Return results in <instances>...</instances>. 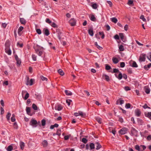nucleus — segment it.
Returning a JSON list of instances; mask_svg holds the SVG:
<instances>
[{"mask_svg": "<svg viewBox=\"0 0 151 151\" xmlns=\"http://www.w3.org/2000/svg\"><path fill=\"white\" fill-rule=\"evenodd\" d=\"M11 121L12 122H14L15 121V115L14 114H12V116L11 118Z\"/></svg>", "mask_w": 151, "mask_h": 151, "instance_id": "obj_30", "label": "nucleus"}, {"mask_svg": "<svg viewBox=\"0 0 151 151\" xmlns=\"http://www.w3.org/2000/svg\"><path fill=\"white\" fill-rule=\"evenodd\" d=\"M48 23L50 24L52 27H57V25L54 22H52L49 19H48Z\"/></svg>", "mask_w": 151, "mask_h": 151, "instance_id": "obj_9", "label": "nucleus"}, {"mask_svg": "<svg viewBox=\"0 0 151 151\" xmlns=\"http://www.w3.org/2000/svg\"><path fill=\"white\" fill-rule=\"evenodd\" d=\"M119 35L121 39L123 41L124 39L123 34L122 33H120L119 34Z\"/></svg>", "mask_w": 151, "mask_h": 151, "instance_id": "obj_46", "label": "nucleus"}, {"mask_svg": "<svg viewBox=\"0 0 151 151\" xmlns=\"http://www.w3.org/2000/svg\"><path fill=\"white\" fill-rule=\"evenodd\" d=\"M111 21L114 23H116L118 21L117 19L115 17H113L111 18Z\"/></svg>", "mask_w": 151, "mask_h": 151, "instance_id": "obj_35", "label": "nucleus"}, {"mask_svg": "<svg viewBox=\"0 0 151 151\" xmlns=\"http://www.w3.org/2000/svg\"><path fill=\"white\" fill-rule=\"evenodd\" d=\"M24 27L22 26L19 27L18 30V33L19 35L20 33L23 29Z\"/></svg>", "mask_w": 151, "mask_h": 151, "instance_id": "obj_27", "label": "nucleus"}, {"mask_svg": "<svg viewBox=\"0 0 151 151\" xmlns=\"http://www.w3.org/2000/svg\"><path fill=\"white\" fill-rule=\"evenodd\" d=\"M144 89L145 93L148 94L150 93V90L148 86H146L144 88Z\"/></svg>", "mask_w": 151, "mask_h": 151, "instance_id": "obj_8", "label": "nucleus"}, {"mask_svg": "<svg viewBox=\"0 0 151 151\" xmlns=\"http://www.w3.org/2000/svg\"><path fill=\"white\" fill-rule=\"evenodd\" d=\"M11 115V114L9 113L8 112L7 113V114L6 115V118L7 119L8 121H9L10 120V117Z\"/></svg>", "mask_w": 151, "mask_h": 151, "instance_id": "obj_29", "label": "nucleus"}, {"mask_svg": "<svg viewBox=\"0 0 151 151\" xmlns=\"http://www.w3.org/2000/svg\"><path fill=\"white\" fill-rule=\"evenodd\" d=\"M89 17L90 18V19L93 22L96 21V19L95 16L93 15H91Z\"/></svg>", "mask_w": 151, "mask_h": 151, "instance_id": "obj_16", "label": "nucleus"}, {"mask_svg": "<svg viewBox=\"0 0 151 151\" xmlns=\"http://www.w3.org/2000/svg\"><path fill=\"white\" fill-rule=\"evenodd\" d=\"M72 101L70 100H66V102L68 104V106H69L70 105V102H71Z\"/></svg>", "mask_w": 151, "mask_h": 151, "instance_id": "obj_53", "label": "nucleus"}, {"mask_svg": "<svg viewBox=\"0 0 151 151\" xmlns=\"http://www.w3.org/2000/svg\"><path fill=\"white\" fill-rule=\"evenodd\" d=\"M41 124L42 126H44L46 124V121L45 119H43L41 121Z\"/></svg>", "mask_w": 151, "mask_h": 151, "instance_id": "obj_44", "label": "nucleus"}, {"mask_svg": "<svg viewBox=\"0 0 151 151\" xmlns=\"http://www.w3.org/2000/svg\"><path fill=\"white\" fill-rule=\"evenodd\" d=\"M141 111L139 109H137L135 111V114L137 116H139L141 114Z\"/></svg>", "mask_w": 151, "mask_h": 151, "instance_id": "obj_19", "label": "nucleus"}, {"mask_svg": "<svg viewBox=\"0 0 151 151\" xmlns=\"http://www.w3.org/2000/svg\"><path fill=\"white\" fill-rule=\"evenodd\" d=\"M17 45L19 46L20 47H22L23 46V43L20 44L19 42H18L17 43Z\"/></svg>", "mask_w": 151, "mask_h": 151, "instance_id": "obj_55", "label": "nucleus"}, {"mask_svg": "<svg viewBox=\"0 0 151 151\" xmlns=\"http://www.w3.org/2000/svg\"><path fill=\"white\" fill-rule=\"evenodd\" d=\"M58 73L61 76H63L64 75V73L63 71L61 69H59L58 70Z\"/></svg>", "mask_w": 151, "mask_h": 151, "instance_id": "obj_33", "label": "nucleus"}, {"mask_svg": "<svg viewBox=\"0 0 151 151\" xmlns=\"http://www.w3.org/2000/svg\"><path fill=\"white\" fill-rule=\"evenodd\" d=\"M146 56L145 54L143 53L141 54L139 59V61L141 62L145 61V60Z\"/></svg>", "mask_w": 151, "mask_h": 151, "instance_id": "obj_3", "label": "nucleus"}, {"mask_svg": "<svg viewBox=\"0 0 151 151\" xmlns=\"http://www.w3.org/2000/svg\"><path fill=\"white\" fill-rule=\"evenodd\" d=\"M112 60L113 62L115 64H116L119 62V60L118 59L116 58H113Z\"/></svg>", "mask_w": 151, "mask_h": 151, "instance_id": "obj_20", "label": "nucleus"}, {"mask_svg": "<svg viewBox=\"0 0 151 151\" xmlns=\"http://www.w3.org/2000/svg\"><path fill=\"white\" fill-rule=\"evenodd\" d=\"M135 148L136 150L138 151H143V150H142V149H141L140 148V146H139L138 145H136L135 146Z\"/></svg>", "mask_w": 151, "mask_h": 151, "instance_id": "obj_18", "label": "nucleus"}, {"mask_svg": "<svg viewBox=\"0 0 151 151\" xmlns=\"http://www.w3.org/2000/svg\"><path fill=\"white\" fill-rule=\"evenodd\" d=\"M147 58L151 62V53H150L149 56H147Z\"/></svg>", "mask_w": 151, "mask_h": 151, "instance_id": "obj_64", "label": "nucleus"}, {"mask_svg": "<svg viewBox=\"0 0 151 151\" xmlns=\"http://www.w3.org/2000/svg\"><path fill=\"white\" fill-rule=\"evenodd\" d=\"M20 144L21 149L23 150L24 149V143L22 142H21Z\"/></svg>", "mask_w": 151, "mask_h": 151, "instance_id": "obj_23", "label": "nucleus"}, {"mask_svg": "<svg viewBox=\"0 0 151 151\" xmlns=\"http://www.w3.org/2000/svg\"><path fill=\"white\" fill-rule=\"evenodd\" d=\"M78 113L79 114V115H80L82 117H83L85 115V114H83L82 111H79Z\"/></svg>", "mask_w": 151, "mask_h": 151, "instance_id": "obj_47", "label": "nucleus"}, {"mask_svg": "<svg viewBox=\"0 0 151 151\" xmlns=\"http://www.w3.org/2000/svg\"><path fill=\"white\" fill-rule=\"evenodd\" d=\"M88 32L89 34L91 36H93V30L92 29H90L88 30Z\"/></svg>", "mask_w": 151, "mask_h": 151, "instance_id": "obj_25", "label": "nucleus"}, {"mask_svg": "<svg viewBox=\"0 0 151 151\" xmlns=\"http://www.w3.org/2000/svg\"><path fill=\"white\" fill-rule=\"evenodd\" d=\"M119 70L117 69L114 68L113 69V73H119Z\"/></svg>", "mask_w": 151, "mask_h": 151, "instance_id": "obj_62", "label": "nucleus"}, {"mask_svg": "<svg viewBox=\"0 0 151 151\" xmlns=\"http://www.w3.org/2000/svg\"><path fill=\"white\" fill-rule=\"evenodd\" d=\"M36 32L37 34H38L39 35H40L41 33V31L40 29H37Z\"/></svg>", "mask_w": 151, "mask_h": 151, "instance_id": "obj_63", "label": "nucleus"}, {"mask_svg": "<svg viewBox=\"0 0 151 151\" xmlns=\"http://www.w3.org/2000/svg\"><path fill=\"white\" fill-rule=\"evenodd\" d=\"M124 103V101L122 100L121 99H119L118 100H117L116 101V104H120V105H122Z\"/></svg>", "mask_w": 151, "mask_h": 151, "instance_id": "obj_13", "label": "nucleus"}, {"mask_svg": "<svg viewBox=\"0 0 151 151\" xmlns=\"http://www.w3.org/2000/svg\"><path fill=\"white\" fill-rule=\"evenodd\" d=\"M10 45V42L9 41H7L5 44V48L8 49L9 48V46Z\"/></svg>", "mask_w": 151, "mask_h": 151, "instance_id": "obj_14", "label": "nucleus"}, {"mask_svg": "<svg viewBox=\"0 0 151 151\" xmlns=\"http://www.w3.org/2000/svg\"><path fill=\"white\" fill-rule=\"evenodd\" d=\"M125 107L127 109L129 108L130 107V104L129 103L127 104Z\"/></svg>", "mask_w": 151, "mask_h": 151, "instance_id": "obj_54", "label": "nucleus"}, {"mask_svg": "<svg viewBox=\"0 0 151 151\" xmlns=\"http://www.w3.org/2000/svg\"><path fill=\"white\" fill-rule=\"evenodd\" d=\"M14 127L15 129H17L18 128V126L16 122H14L13 124Z\"/></svg>", "mask_w": 151, "mask_h": 151, "instance_id": "obj_49", "label": "nucleus"}, {"mask_svg": "<svg viewBox=\"0 0 151 151\" xmlns=\"http://www.w3.org/2000/svg\"><path fill=\"white\" fill-rule=\"evenodd\" d=\"M20 21L21 24L24 25H25L26 23V20L24 18H20Z\"/></svg>", "mask_w": 151, "mask_h": 151, "instance_id": "obj_15", "label": "nucleus"}, {"mask_svg": "<svg viewBox=\"0 0 151 151\" xmlns=\"http://www.w3.org/2000/svg\"><path fill=\"white\" fill-rule=\"evenodd\" d=\"M119 50L121 51H122L124 50V47L122 45H121L119 46Z\"/></svg>", "mask_w": 151, "mask_h": 151, "instance_id": "obj_39", "label": "nucleus"}, {"mask_svg": "<svg viewBox=\"0 0 151 151\" xmlns=\"http://www.w3.org/2000/svg\"><path fill=\"white\" fill-rule=\"evenodd\" d=\"M58 126V124H55L53 125H52L50 126V128L51 129H53L55 127H57Z\"/></svg>", "mask_w": 151, "mask_h": 151, "instance_id": "obj_32", "label": "nucleus"}, {"mask_svg": "<svg viewBox=\"0 0 151 151\" xmlns=\"http://www.w3.org/2000/svg\"><path fill=\"white\" fill-rule=\"evenodd\" d=\"M120 67L121 68H124L125 65V64L124 62H122L120 63Z\"/></svg>", "mask_w": 151, "mask_h": 151, "instance_id": "obj_50", "label": "nucleus"}, {"mask_svg": "<svg viewBox=\"0 0 151 151\" xmlns=\"http://www.w3.org/2000/svg\"><path fill=\"white\" fill-rule=\"evenodd\" d=\"M33 48L35 49L36 52L37 53L39 56H41L42 54V52L40 51V50L41 48H42V47H41L40 46L37 45L35 46H34Z\"/></svg>", "mask_w": 151, "mask_h": 151, "instance_id": "obj_1", "label": "nucleus"}, {"mask_svg": "<svg viewBox=\"0 0 151 151\" xmlns=\"http://www.w3.org/2000/svg\"><path fill=\"white\" fill-rule=\"evenodd\" d=\"M26 78L27 79V82L26 84L27 85H29L30 86H32L33 85V80L32 79H31L29 81V78L28 76H26Z\"/></svg>", "mask_w": 151, "mask_h": 151, "instance_id": "obj_2", "label": "nucleus"}, {"mask_svg": "<svg viewBox=\"0 0 151 151\" xmlns=\"http://www.w3.org/2000/svg\"><path fill=\"white\" fill-rule=\"evenodd\" d=\"M131 66L137 68L138 65L135 61H133Z\"/></svg>", "mask_w": 151, "mask_h": 151, "instance_id": "obj_34", "label": "nucleus"}, {"mask_svg": "<svg viewBox=\"0 0 151 151\" xmlns=\"http://www.w3.org/2000/svg\"><path fill=\"white\" fill-rule=\"evenodd\" d=\"M65 92L67 96H71L72 95V93L68 90H65Z\"/></svg>", "mask_w": 151, "mask_h": 151, "instance_id": "obj_22", "label": "nucleus"}, {"mask_svg": "<svg viewBox=\"0 0 151 151\" xmlns=\"http://www.w3.org/2000/svg\"><path fill=\"white\" fill-rule=\"evenodd\" d=\"M114 38L116 40H119V35L116 34L114 36Z\"/></svg>", "mask_w": 151, "mask_h": 151, "instance_id": "obj_60", "label": "nucleus"}, {"mask_svg": "<svg viewBox=\"0 0 151 151\" xmlns=\"http://www.w3.org/2000/svg\"><path fill=\"white\" fill-rule=\"evenodd\" d=\"M131 132L132 134H133V135H136L137 134V130L135 129L132 128L131 130Z\"/></svg>", "mask_w": 151, "mask_h": 151, "instance_id": "obj_11", "label": "nucleus"}, {"mask_svg": "<svg viewBox=\"0 0 151 151\" xmlns=\"http://www.w3.org/2000/svg\"><path fill=\"white\" fill-rule=\"evenodd\" d=\"M25 93H26V94L24 97L23 98L25 100H26L28 98L29 96V93L27 91H22V96H23L24 94Z\"/></svg>", "mask_w": 151, "mask_h": 151, "instance_id": "obj_5", "label": "nucleus"}, {"mask_svg": "<svg viewBox=\"0 0 151 151\" xmlns=\"http://www.w3.org/2000/svg\"><path fill=\"white\" fill-rule=\"evenodd\" d=\"M42 145L43 147H46L47 146V140H45L42 142Z\"/></svg>", "mask_w": 151, "mask_h": 151, "instance_id": "obj_26", "label": "nucleus"}, {"mask_svg": "<svg viewBox=\"0 0 151 151\" xmlns=\"http://www.w3.org/2000/svg\"><path fill=\"white\" fill-rule=\"evenodd\" d=\"M37 124V121L34 119H32L30 122V124L31 125H34Z\"/></svg>", "mask_w": 151, "mask_h": 151, "instance_id": "obj_10", "label": "nucleus"}, {"mask_svg": "<svg viewBox=\"0 0 151 151\" xmlns=\"http://www.w3.org/2000/svg\"><path fill=\"white\" fill-rule=\"evenodd\" d=\"M43 32L45 35L47 36V28H44L43 30Z\"/></svg>", "mask_w": 151, "mask_h": 151, "instance_id": "obj_37", "label": "nucleus"}, {"mask_svg": "<svg viewBox=\"0 0 151 151\" xmlns=\"http://www.w3.org/2000/svg\"><path fill=\"white\" fill-rule=\"evenodd\" d=\"M40 78L43 81H47V78L46 77H44L43 76H40Z\"/></svg>", "mask_w": 151, "mask_h": 151, "instance_id": "obj_48", "label": "nucleus"}, {"mask_svg": "<svg viewBox=\"0 0 151 151\" xmlns=\"http://www.w3.org/2000/svg\"><path fill=\"white\" fill-rule=\"evenodd\" d=\"M5 51L6 53L8 54V55H10L11 54V51L10 49L8 48L7 49L6 48H5Z\"/></svg>", "mask_w": 151, "mask_h": 151, "instance_id": "obj_17", "label": "nucleus"}, {"mask_svg": "<svg viewBox=\"0 0 151 151\" xmlns=\"http://www.w3.org/2000/svg\"><path fill=\"white\" fill-rule=\"evenodd\" d=\"M82 142L84 143H86L87 142V140L86 138H83L82 139Z\"/></svg>", "mask_w": 151, "mask_h": 151, "instance_id": "obj_51", "label": "nucleus"}, {"mask_svg": "<svg viewBox=\"0 0 151 151\" xmlns=\"http://www.w3.org/2000/svg\"><path fill=\"white\" fill-rule=\"evenodd\" d=\"M140 19H142L143 21H146V20L144 18V17L143 15H141L140 17Z\"/></svg>", "mask_w": 151, "mask_h": 151, "instance_id": "obj_61", "label": "nucleus"}, {"mask_svg": "<svg viewBox=\"0 0 151 151\" xmlns=\"http://www.w3.org/2000/svg\"><path fill=\"white\" fill-rule=\"evenodd\" d=\"M96 150H98L101 147V146L100 145L99 143L97 142L96 143Z\"/></svg>", "mask_w": 151, "mask_h": 151, "instance_id": "obj_28", "label": "nucleus"}, {"mask_svg": "<svg viewBox=\"0 0 151 151\" xmlns=\"http://www.w3.org/2000/svg\"><path fill=\"white\" fill-rule=\"evenodd\" d=\"M92 8L95 9L97 8V5L96 4H94L92 5Z\"/></svg>", "mask_w": 151, "mask_h": 151, "instance_id": "obj_52", "label": "nucleus"}, {"mask_svg": "<svg viewBox=\"0 0 151 151\" xmlns=\"http://www.w3.org/2000/svg\"><path fill=\"white\" fill-rule=\"evenodd\" d=\"M12 150L13 147L11 145L9 146L6 149L7 151H12Z\"/></svg>", "mask_w": 151, "mask_h": 151, "instance_id": "obj_24", "label": "nucleus"}, {"mask_svg": "<svg viewBox=\"0 0 151 151\" xmlns=\"http://www.w3.org/2000/svg\"><path fill=\"white\" fill-rule=\"evenodd\" d=\"M63 109L62 106L60 104H57L55 105V109L58 111H60Z\"/></svg>", "mask_w": 151, "mask_h": 151, "instance_id": "obj_4", "label": "nucleus"}, {"mask_svg": "<svg viewBox=\"0 0 151 151\" xmlns=\"http://www.w3.org/2000/svg\"><path fill=\"white\" fill-rule=\"evenodd\" d=\"M133 4V1L131 0L128 1V4L129 5H132Z\"/></svg>", "mask_w": 151, "mask_h": 151, "instance_id": "obj_56", "label": "nucleus"}, {"mask_svg": "<svg viewBox=\"0 0 151 151\" xmlns=\"http://www.w3.org/2000/svg\"><path fill=\"white\" fill-rule=\"evenodd\" d=\"M61 130L60 129H58L57 130L56 132V134L58 136H60L61 135Z\"/></svg>", "mask_w": 151, "mask_h": 151, "instance_id": "obj_41", "label": "nucleus"}, {"mask_svg": "<svg viewBox=\"0 0 151 151\" xmlns=\"http://www.w3.org/2000/svg\"><path fill=\"white\" fill-rule=\"evenodd\" d=\"M127 132V129L126 128H122L119 131V133L122 134H126Z\"/></svg>", "mask_w": 151, "mask_h": 151, "instance_id": "obj_7", "label": "nucleus"}, {"mask_svg": "<svg viewBox=\"0 0 151 151\" xmlns=\"http://www.w3.org/2000/svg\"><path fill=\"white\" fill-rule=\"evenodd\" d=\"M0 109H1V115L3 114L4 112V109L3 108H2V107H1Z\"/></svg>", "mask_w": 151, "mask_h": 151, "instance_id": "obj_59", "label": "nucleus"}, {"mask_svg": "<svg viewBox=\"0 0 151 151\" xmlns=\"http://www.w3.org/2000/svg\"><path fill=\"white\" fill-rule=\"evenodd\" d=\"M96 121L99 124H101L102 122V119L101 118L97 117L96 118Z\"/></svg>", "mask_w": 151, "mask_h": 151, "instance_id": "obj_31", "label": "nucleus"}, {"mask_svg": "<svg viewBox=\"0 0 151 151\" xmlns=\"http://www.w3.org/2000/svg\"><path fill=\"white\" fill-rule=\"evenodd\" d=\"M122 77L123 76L122 75V73L121 72H119V73L118 75V76L117 78L119 80H121L122 79Z\"/></svg>", "mask_w": 151, "mask_h": 151, "instance_id": "obj_42", "label": "nucleus"}, {"mask_svg": "<svg viewBox=\"0 0 151 151\" xmlns=\"http://www.w3.org/2000/svg\"><path fill=\"white\" fill-rule=\"evenodd\" d=\"M103 78L107 81H109L110 79L109 76L105 74H104L103 75Z\"/></svg>", "mask_w": 151, "mask_h": 151, "instance_id": "obj_21", "label": "nucleus"}, {"mask_svg": "<svg viewBox=\"0 0 151 151\" xmlns=\"http://www.w3.org/2000/svg\"><path fill=\"white\" fill-rule=\"evenodd\" d=\"M35 96L36 97V98L37 99H38L40 100L41 98V95L39 94H35Z\"/></svg>", "mask_w": 151, "mask_h": 151, "instance_id": "obj_45", "label": "nucleus"}, {"mask_svg": "<svg viewBox=\"0 0 151 151\" xmlns=\"http://www.w3.org/2000/svg\"><path fill=\"white\" fill-rule=\"evenodd\" d=\"M69 23L71 26H75L76 24V21L74 18L71 19L69 21Z\"/></svg>", "mask_w": 151, "mask_h": 151, "instance_id": "obj_6", "label": "nucleus"}, {"mask_svg": "<svg viewBox=\"0 0 151 151\" xmlns=\"http://www.w3.org/2000/svg\"><path fill=\"white\" fill-rule=\"evenodd\" d=\"M26 111L27 114H29V113L30 112V109L29 107H27L26 108Z\"/></svg>", "mask_w": 151, "mask_h": 151, "instance_id": "obj_38", "label": "nucleus"}, {"mask_svg": "<svg viewBox=\"0 0 151 151\" xmlns=\"http://www.w3.org/2000/svg\"><path fill=\"white\" fill-rule=\"evenodd\" d=\"M140 148L141 149L142 148V150H143V151L146 149V147L145 145H140Z\"/></svg>", "mask_w": 151, "mask_h": 151, "instance_id": "obj_58", "label": "nucleus"}, {"mask_svg": "<svg viewBox=\"0 0 151 151\" xmlns=\"http://www.w3.org/2000/svg\"><path fill=\"white\" fill-rule=\"evenodd\" d=\"M145 116L149 118H150L151 116V112H148L147 113H145Z\"/></svg>", "mask_w": 151, "mask_h": 151, "instance_id": "obj_36", "label": "nucleus"}, {"mask_svg": "<svg viewBox=\"0 0 151 151\" xmlns=\"http://www.w3.org/2000/svg\"><path fill=\"white\" fill-rule=\"evenodd\" d=\"M94 144L92 143H91L90 144V147L91 149H93L94 148Z\"/></svg>", "mask_w": 151, "mask_h": 151, "instance_id": "obj_43", "label": "nucleus"}, {"mask_svg": "<svg viewBox=\"0 0 151 151\" xmlns=\"http://www.w3.org/2000/svg\"><path fill=\"white\" fill-rule=\"evenodd\" d=\"M106 70H108L111 69V67L108 65H106Z\"/></svg>", "mask_w": 151, "mask_h": 151, "instance_id": "obj_57", "label": "nucleus"}, {"mask_svg": "<svg viewBox=\"0 0 151 151\" xmlns=\"http://www.w3.org/2000/svg\"><path fill=\"white\" fill-rule=\"evenodd\" d=\"M32 107L33 109L35 110H37V107L36 105L35 104H33L32 105Z\"/></svg>", "mask_w": 151, "mask_h": 151, "instance_id": "obj_40", "label": "nucleus"}, {"mask_svg": "<svg viewBox=\"0 0 151 151\" xmlns=\"http://www.w3.org/2000/svg\"><path fill=\"white\" fill-rule=\"evenodd\" d=\"M137 122L138 124L140 125H143L145 124L143 121L141 119H137Z\"/></svg>", "mask_w": 151, "mask_h": 151, "instance_id": "obj_12", "label": "nucleus"}]
</instances>
